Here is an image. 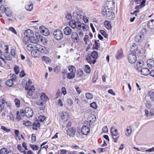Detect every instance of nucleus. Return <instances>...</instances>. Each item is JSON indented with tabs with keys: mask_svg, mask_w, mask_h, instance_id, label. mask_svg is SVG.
<instances>
[{
	"mask_svg": "<svg viewBox=\"0 0 154 154\" xmlns=\"http://www.w3.org/2000/svg\"><path fill=\"white\" fill-rule=\"evenodd\" d=\"M41 48L37 51L32 50L31 54L32 57H39L42 56L43 54H45L46 53V48L42 46V47Z\"/></svg>",
	"mask_w": 154,
	"mask_h": 154,
	"instance_id": "1",
	"label": "nucleus"
},
{
	"mask_svg": "<svg viewBox=\"0 0 154 154\" xmlns=\"http://www.w3.org/2000/svg\"><path fill=\"white\" fill-rule=\"evenodd\" d=\"M68 69L70 72L67 74V78L69 79L74 78L75 77V73L76 72L75 67L73 66H69L68 67Z\"/></svg>",
	"mask_w": 154,
	"mask_h": 154,
	"instance_id": "2",
	"label": "nucleus"
},
{
	"mask_svg": "<svg viewBox=\"0 0 154 154\" xmlns=\"http://www.w3.org/2000/svg\"><path fill=\"white\" fill-rule=\"evenodd\" d=\"M25 89L28 91L27 97L29 98H32V96L34 93L35 90V87L34 85H32L30 86L27 84L26 86Z\"/></svg>",
	"mask_w": 154,
	"mask_h": 154,
	"instance_id": "3",
	"label": "nucleus"
},
{
	"mask_svg": "<svg viewBox=\"0 0 154 154\" xmlns=\"http://www.w3.org/2000/svg\"><path fill=\"white\" fill-rule=\"evenodd\" d=\"M10 75V79L5 82L6 85L9 87H11L13 85L14 82L17 79L16 75L14 74H11Z\"/></svg>",
	"mask_w": 154,
	"mask_h": 154,
	"instance_id": "4",
	"label": "nucleus"
},
{
	"mask_svg": "<svg viewBox=\"0 0 154 154\" xmlns=\"http://www.w3.org/2000/svg\"><path fill=\"white\" fill-rule=\"evenodd\" d=\"M111 134L115 142H116L119 137V135L118 136L117 130L114 127H112L111 129Z\"/></svg>",
	"mask_w": 154,
	"mask_h": 154,
	"instance_id": "5",
	"label": "nucleus"
},
{
	"mask_svg": "<svg viewBox=\"0 0 154 154\" xmlns=\"http://www.w3.org/2000/svg\"><path fill=\"white\" fill-rule=\"evenodd\" d=\"M81 24V22L79 20L76 22L74 20L70 21L69 23V25L72 28L74 29L77 28H80V25Z\"/></svg>",
	"mask_w": 154,
	"mask_h": 154,
	"instance_id": "6",
	"label": "nucleus"
},
{
	"mask_svg": "<svg viewBox=\"0 0 154 154\" xmlns=\"http://www.w3.org/2000/svg\"><path fill=\"white\" fill-rule=\"evenodd\" d=\"M106 4L108 10H113L115 8V3L113 0H107Z\"/></svg>",
	"mask_w": 154,
	"mask_h": 154,
	"instance_id": "7",
	"label": "nucleus"
},
{
	"mask_svg": "<svg viewBox=\"0 0 154 154\" xmlns=\"http://www.w3.org/2000/svg\"><path fill=\"white\" fill-rule=\"evenodd\" d=\"M10 106V103L5 101L4 99H0V113L5 108L8 107Z\"/></svg>",
	"mask_w": 154,
	"mask_h": 154,
	"instance_id": "8",
	"label": "nucleus"
},
{
	"mask_svg": "<svg viewBox=\"0 0 154 154\" xmlns=\"http://www.w3.org/2000/svg\"><path fill=\"white\" fill-rule=\"evenodd\" d=\"M54 35L56 39L60 40L63 38V35L62 32L60 30L57 29L54 31Z\"/></svg>",
	"mask_w": 154,
	"mask_h": 154,
	"instance_id": "9",
	"label": "nucleus"
},
{
	"mask_svg": "<svg viewBox=\"0 0 154 154\" xmlns=\"http://www.w3.org/2000/svg\"><path fill=\"white\" fill-rule=\"evenodd\" d=\"M24 111V115L28 118L31 117L33 115V112L31 108L29 107L25 108Z\"/></svg>",
	"mask_w": 154,
	"mask_h": 154,
	"instance_id": "10",
	"label": "nucleus"
},
{
	"mask_svg": "<svg viewBox=\"0 0 154 154\" xmlns=\"http://www.w3.org/2000/svg\"><path fill=\"white\" fill-rule=\"evenodd\" d=\"M128 59L130 63H134L137 60V57L135 54L133 53L129 54L128 56Z\"/></svg>",
	"mask_w": 154,
	"mask_h": 154,
	"instance_id": "11",
	"label": "nucleus"
},
{
	"mask_svg": "<svg viewBox=\"0 0 154 154\" xmlns=\"http://www.w3.org/2000/svg\"><path fill=\"white\" fill-rule=\"evenodd\" d=\"M144 38V34L142 31L138 34L135 36V39L136 42H140L143 40Z\"/></svg>",
	"mask_w": 154,
	"mask_h": 154,
	"instance_id": "12",
	"label": "nucleus"
},
{
	"mask_svg": "<svg viewBox=\"0 0 154 154\" xmlns=\"http://www.w3.org/2000/svg\"><path fill=\"white\" fill-rule=\"evenodd\" d=\"M24 116V111L23 109L20 110V111H17V112L16 119L20 121L22 119V117Z\"/></svg>",
	"mask_w": 154,
	"mask_h": 154,
	"instance_id": "13",
	"label": "nucleus"
},
{
	"mask_svg": "<svg viewBox=\"0 0 154 154\" xmlns=\"http://www.w3.org/2000/svg\"><path fill=\"white\" fill-rule=\"evenodd\" d=\"M5 52L4 54V56L6 60H10L12 59V57L8 54V48L7 45H5Z\"/></svg>",
	"mask_w": 154,
	"mask_h": 154,
	"instance_id": "14",
	"label": "nucleus"
},
{
	"mask_svg": "<svg viewBox=\"0 0 154 154\" xmlns=\"http://www.w3.org/2000/svg\"><path fill=\"white\" fill-rule=\"evenodd\" d=\"M71 37L72 40L75 42H77L79 39L78 34L75 32L72 33Z\"/></svg>",
	"mask_w": 154,
	"mask_h": 154,
	"instance_id": "15",
	"label": "nucleus"
},
{
	"mask_svg": "<svg viewBox=\"0 0 154 154\" xmlns=\"http://www.w3.org/2000/svg\"><path fill=\"white\" fill-rule=\"evenodd\" d=\"M25 8L27 11H31L33 8L32 2L30 1L27 2L25 6Z\"/></svg>",
	"mask_w": 154,
	"mask_h": 154,
	"instance_id": "16",
	"label": "nucleus"
},
{
	"mask_svg": "<svg viewBox=\"0 0 154 154\" xmlns=\"http://www.w3.org/2000/svg\"><path fill=\"white\" fill-rule=\"evenodd\" d=\"M90 128L86 125L83 126L81 129V132L83 134L87 135L89 132Z\"/></svg>",
	"mask_w": 154,
	"mask_h": 154,
	"instance_id": "17",
	"label": "nucleus"
},
{
	"mask_svg": "<svg viewBox=\"0 0 154 154\" xmlns=\"http://www.w3.org/2000/svg\"><path fill=\"white\" fill-rule=\"evenodd\" d=\"M95 120L96 118L94 116H91L88 118V121H85V124H86L87 125L90 126V124L94 122L95 121Z\"/></svg>",
	"mask_w": 154,
	"mask_h": 154,
	"instance_id": "18",
	"label": "nucleus"
},
{
	"mask_svg": "<svg viewBox=\"0 0 154 154\" xmlns=\"http://www.w3.org/2000/svg\"><path fill=\"white\" fill-rule=\"evenodd\" d=\"M64 34L66 35H70L72 33V29L69 26L64 28L63 30Z\"/></svg>",
	"mask_w": 154,
	"mask_h": 154,
	"instance_id": "19",
	"label": "nucleus"
},
{
	"mask_svg": "<svg viewBox=\"0 0 154 154\" xmlns=\"http://www.w3.org/2000/svg\"><path fill=\"white\" fill-rule=\"evenodd\" d=\"M69 113L68 112H63L61 115V118L64 121L66 122L68 120Z\"/></svg>",
	"mask_w": 154,
	"mask_h": 154,
	"instance_id": "20",
	"label": "nucleus"
},
{
	"mask_svg": "<svg viewBox=\"0 0 154 154\" xmlns=\"http://www.w3.org/2000/svg\"><path fill=\"white\" fill-rule=\"evenodd\" d=\"M144 64V62L142 60H140L137 63L135 68L137 70H139L143 67Z\"/></svg>",
	"mask_w": 154,
	"mask_h": 154,
	"instance_id": "21",
	"label": "nucleus"
},
{
	"mask_svg": "<svg viewBox=\"0 0 154 154\" xmlns=\"http://www.w3.org/2000/svg\"><path fill=\"white\" fill-rule=\"evenodd\" d=\"M75 130L73 128H71L67 129V134L70 137H72L75 133Z\"/></svg>",
	"mask_w": 154,
	"mask_h": 154,
	"instance_id": "22",
	"label": "nucleus"
},
{
	"mask_svg": "<svg viewBox=\"0 0 154 154\" xmlns=\"http://www.w3.org/2000/svg\"><path fill=\"white\" fill-rule=\"evenodd\" d=\"M115 16V14L113 12L110 11V10L108 11L106 15L107 18L109 20H112L114 18Z\"/></svg>",
	"mask_w": 154,
	"mask_h": 154,
	"instance_id": "23",
	"label": "nucleus"
},
{
	"mask_svg": "<svg viewBox=\"0 0 154 154\" xmlns=\"http://www.w3.org/2000/svg\"><path fill=\"white\" fill-rule=\"evenodd\" d=\"M141 74L144 75H147L149 73V70L146 68H143L141 69L140 70Z\"/></svg>",
	"mask_w": 154,
	"mask_h": 154,
	"instance_id": "24",
	"label": "nucleus"
},
{
	"mask_svg": "<svg viewBox=\"0 0 154 154\" xmlns=\"http://www.w3.org/2000/svg\"><path fill=\"white\" fill-rule=\"evenodd\" d=\"M39 30L40 32L42 33L44 35H46L48 33L47 32H48V29H47L45 27L43 26H41L40 27Z\"/></svg>",
	"mask_w": 154,
	"mask_h": 154,
	"instance_id": "25",
	"label": "nucleus"
},
{
	"mask_svg": "<svg viewBox=\"0 0 154 154\" xmlns=\"http://www.w3.org/2000/svg\"><path fill=\"white\" fill-rule=\"evenodd\" d=\"M124 55L122 50L120 49L119 50L117 53L116 58L117 59H120L123 57Z\"/></svg>",
	"mask_w": 154,
	"mask_h": 154,
	"instance_id": "26",
	"label": "nucleus"
},
{
	"mask_svg": "<svg viewBox=\"0 0 154 154\" xmlns=\"http://www.w3.org/2000/svg\"><path fill=\"white\" fill-rule=\"evenodd\" d=\"M24 35L25 36H27L28 37L30 38L33 35V34L31 30L29 29L26 30L25 32Z\"/></svg>",
	"mask_w": 154,
	"mask_h": 154,
	"instance_id": "27",
	"label": "nucleus"
},
{
	"mask_svg": "<svg viewBox=\"0 0 154 154\" xmlns=\"http://www.w3.org/2000/svg\"><path fill=\"white\" fill-rule=\"evenodd\" d=\"M145 116L147 117L152 116L154 114V112L152 110H151L149 111L147 110H145Z\"/></svg>",
	"mask_w": 154,
	"mask_h": 154,
	"instance_id": "28",
	"label": "nucleus"
},
{
	"mask_svg": "<svg viewBox=\"0 0 154 154\" xmlns=\"http://www.w3.org/2000/svg\"><path fill=\"white\" fill-rule=\"evenodd\" d=\"M29 38L30 44L31 43L36 44L37 43L38 41V40L37 38L36 37H33L32 36L30 37Z\"/></svg>",
	"mask_w": 154,
	"mask_h": 154,
	"instance_id": "29",
	"label": "nucleus"
},
{
	"mask_svg": "<svg viewBox=\"0 0 154 154\" xmlns=\"http://www.w3.org/2000/svg\"><path fill=\"white\" fill-rule=\"evenodd\" d=\"M147 64L148 67H153L154 66V61L151 59L147 61Z\"/></svg>",
	"mask_w": 154,
	"mask_h": 154,
	"instance_id": "30",
	"label": "nucleus"
},
{
	"mask_svg": "<svg viewBox=\"0 0 154 154\" xmlns=\"http://www.w3.org/2000/svg\"><path fill=\"white\" fill-rule=\"evenodd\" d=\"M29 40V38L27 36L24 37L23 39V43L26 45L30 44Z\"/></svg>",
	"mask_w": 154,
	"mask_h": 154,
	"instance_id": "31",
	"label": "nucleus"
},
{
	"mask_svg": "<svg viewBox=\"0 0 154 154\" xmlns=\"http://www.w3.org/2000/svg\"><path fill=\"white\" fill-rule=\"evenodd\" d=\"M104 24L105 27L108 29H109L111 28V25L110 22L109 21H105L104 22Z\"/></svg>",
	"mask_w": 154,
	"mask_h": 154,
	"instance_id": "32",
	"label": "nucleus"
},
{
	"mask_svg": "<svg viewBox=\"0 0 154 154\" xmlns=\"http://www.w3.org/2000/svg\"><path fill=\"white\" fill-rule=\"evenodd\" d=\"M92 58L91 56L88 57L86 58V60L90 63H92L93 64H94L96 62V60L95 59H93L92 60Z\"/></svg>",
	"mask_w": 154,
	"mask_h": 154,
	"instance_id": "33",
	"label": "nucleus"
},
{
	"mask_svg": "<svg viewBox=\"0 0 154 154\" xmlns=\"http://www.w3.org/2000/svg\"><path fill=\"white\" fill-rule=\"evenodd\" d=\"M154 20H152L148 23V26L149 28L151 29H154Z\"/></svg>",
	"mask_w": 154,
	"mask_h": 154,
	"instance_id": "34",
	"label": "nucleus"
},
{
	"mask_svg": "<svg viewBox=\"0 0 154 154\" xmlns=\"http://www.w3.org/2000/svg\"><path fill=\"white\" fill-rule=\"evenodd\" d=\"M41 99L43 101H46L48 100V98L44 93H42L40 94Z\"/></svg>",
	"mask_w": 154,
	"mask_h": 154,
	"instance_id": "35",
	"label": "nucleus"
},
{
	"mask_svg": "<svg viewBox=\"0 0 154 154\" xmlns=\"http://www.w3.org/2000/svg\"><path fill=\"white\" fill-rule=\"evenodd\" d=\"M132 132V128L131 126L127 127L126 128V132L125 135L127 136H129L131 134Z\"/></svg>",
	"mask_w": 154,
	"mask_h": 154,
	"instance_id": "36",
	"label": "nucleus"
},
{
	"mask_svg": "<svg viewBox=\"0 0 154 154\" xmlns=\"http://www.w3.org/2000/svg\"><path fill=\"white\" fill-rule=\"evenodd\" d=\"M73 101L71 98L67 99L66 101V103L67 105L70 106L73 104Z\"/></svg>",
	"mask_w": 154,
	"mask_h": 154,
	"instance_id": "37",
	"label": "nucleus"
},
{
	"mask_svg": "<svg viewBox=\"0 0 154 154\" xmlns=\"http://www.w3.org/2000/svg\"><path fill=\"white\" fill-rule=\"evenodd\" d=\"M91 56L93 59L95 60L97 58L98 53L96 51H93L91 53Z\"/></svg>",
	"mask_w": 154,
	"mask_h": 154,
	"instance_id": "38",
	"label": "nucleus"
},
{
	"mask_svg": "<svg viewBox=\"0 0 154 154\" xmlns=\"http://www.w3.org/2000/svg\"><path fill=\"white\" fill-rule=\"evenodd\" d=\"M82 28V25H80V28H77L76 29H77V32L79 34V35L80 36H82L83 35V32L81 29Z\"/></svg>",
	"mask_w": 154,
	"mask_h": 154,
	"instance_id": "39",
	"label": "nucleus"
},
{
	"mask_svg": "<svg viewBox=\"0 0 154 154\" xmlns=\"http://www.w3.org/2000/svg\"><path fill=\"white\" fill-rule=\"evenodd\" d=\"M84 70L87 73H89L91 72V68L88 65H86L85 66Z\"/></svg>",
	"mask_w": 154,
	"mask_h": 154,
	"instance_id": "40",
	"label": "nucleus"
},
{
	"mask_svg": "<svg viewBox=\"0 0 154 154\" xmlns=\"http://www.w3.org/2000/svg\"><path fill=\"white\" fill-rule=\"evenodd\" d=\"M73 16L74 17H76V19L78 20L79 19H81L82 17V15L80 14L77 12H74L73 13Z\"/></svg>",
	"mask_w": 154,
	"mask_h": 154,
	"instance_id": "41",
	"label": "nucleus"
},
{
	"mask_svg": "<svg viewBox=\"0 0 154 154\" xmlns=\"http://www.w3.org/2000/svg\"><path fill=\"white\" fill-rule=\"evenodd\" d=\"M89 36L87 35H85V37L83 38V40L85 42V44L87 45H89L90 42L88 39Z\"/></svg>",
	"mask_w": 154,
	"mask_h": 154,
	"instance_id": "42",
	"label": "nucleus"
},
{
	"mask_svg": "<svg viewBox=\"0 0 154 154\" xmlns=\"http://www.w3.org/2000/svg\"><path fill=\"white\" fill-rule=\"evenodd\" d=\"M82 27L84 31H86L89 29V27L86 24L83 23Z\"/></svg>",
	"mask_w": 154,
	"mask_h": 154,
	"instance_id": "43",
	"label": "nucleus"
},
{
	"mask_svg": "<svg viewBox=\"0 0 154 154\" xmlns=\"http://www.w3.org/2000/svg\"><path fill=\"white\" fill-rule=\"evenodd\" d=\"M42 60L46 62L49 63L51 61V59L48 57L46 56L43 57H42Z\"/></svg>",
	"mask_w": 154,
	"mask_h": 154,
	"instance_id": "44",
	"label": "nucleus"
},
{
	"mask_svg": "<svg viewBox=\"0 0 154 154\" xmlns=\"http://www.w3.org/2000/svg\"><path fill=\"white\" fill-rule=\"evenodd\" d=\"M34 48L32 50L35 51H37L39 50V49L42 47V45L39 44H36L35 45H34Z\"/></svg>",
	"mask_w": 154,
	"mask_h": 154,
	"instance_id": "45",
	"label": "nucleus"
},
{
	"mask_svg": "<svg viewBox=\"0 0 154 154\" xmlns=\"http://www.w3.org/2000/svg\"><path fill=\"white\" fill-rule=\"evenodd\" d=\"M86 97L88 99L91 100L93 98V95L91 93H87L85 94Z\"/></svg>",
	"mask_w": 154,
	"mask_h": 154,
	"instance_id": "46",
	"label": "nucleus"
},
{
	"mask_svg": "<svg viewBox=\"0 0 154 154\" xmlns=\"http://www.w3.org/2000/svg\"><path fill=\"white\" fill-rule=\"evenodd\" d=\"M34 48V46H32L31 44H27L26 47V49L29 51L32 50Z\"/></svg>",
	"mask_w": 154,
	"mask_h": 154,
	"instance_id": "47",
	"label": "nucleus"
},
{
	"mask_svg": "<svg viewBox=\"0 0 154 154\" xmlns=\"http://www.w3.org/2000/svg\"><path fill=\"white\" fill-rule=\"evenodd\" d=\"M14 69L15 71V73L18 74L20 71V68L19 67L17 66V65H15L14 67Z\"/></svg>",
	"mask_w": 154,
	"mask_h": 154,
	"instance_id": "48",
	"label": "nucleus"
},
{
	"mask_svg": "<svg viewBox=\"0 0 154 154\" xmlns=\"http://www.w3.org/2000/svg\"><path fill=\"white\" fill-rule=\"evenodd\" d=\"M54 71L56 73H57L59 72L61 69L60 66H58L55 67L54 69Z\"/></svg>",
	"mask_w": 154,
	"mask_h": 154,
	"instance_id": "49",
	"label": "nucleus"
},
{
	"mask_svg": "<svg viewBox=\"0 0 154 154\" xmlns=\"http://www.w3.org/2000/svg\"><path fill=\"white\" fill-rule=\"evenodd\" d=\"M17 149L21 152H24V154H26V152L23 149L21 145L20 144H19L18 145Z\"/></svg>",
	"mask_w": 154,
	"mask_h": 154,
	"instance_id": "50",
	"label": "nucleus"
},
{
	"mask_svg": "<svg viewBox=\"0 0 154 154\" xmlns=\"http://www.w3.org/2000/svg\"><path fill=\"white\" fill-rule=\"evenodd\" d=\"M90 107L94 109H96L97 107V105L96 102H93L90 104Z\"/></svg>",
	"mask_w": 154,
	"mask_h": 154,
	"instance_id": "51",
	"label": "nucleus"
},
{
	"mask_svg": "<svg viewBox=\"0 0 154 154\" xmlns=\"http://www.w3.org/2000/svg\"><path fill=\"white\" fill-rule=\"evenodd\" d=\"M100 33L106 38L107 37L108 35L106 32L103 30H100Z\"/></svg>",
	"mask_w": 154,
	"mask_h": 154,
	"instance_id": "52",
	"label": "nucleus"
},
{
	"mask_svg": "<svg viewBox=\"0 0 154 154\" xmlns=\"http://www.w3.org/2000/svg\"><path fill=\"white\" fill-rule=\"evenodd\" d=\"M30 146L32 148V149L33 150H38V147L37 145H34L30 144Z\"/></svg>",
	"mask_w": 154,
	"mask_h": 154,
	"instance_id": "53",
	"label": "nucleus"
},
{
	"mask_svg": "<svg viewBox=\"0 0 154 154\" xmlns=\"http://www.w3.org/2000/svg\"><path fill=\"white\" fill-rule=\"evenodd\" d=\"M102 13L103 15H106L107 13V10L105 7H103L102 9Z\"/></svg>",
	"mask_w": 154,
	"mask_h": 154,
	"instance_id": "54",
	"label": "nucleus"
},
{
	"mask_svg": "<svg viewBox=\"0 0 154 154\" xmlns=\"http://www.w3.org/2000/svg\"><path fill=\"white\" fill-rule=\"evenodd\" d=\"M83 74V71L81 69H79L78 70L77 76L78 77H80L82 76Z\"/></svg>",
	"mask_w": 154,
	"mask_h": 154,
	"instance_id": "55",
	"label": "nucleus"
},
{
	"mask_svg": "<svg viewBox=\"0 0 154 154\" xmlns=\"http://www.w3.org/2000/svg\"><path fill=\"white\" fill-rule=\"evenodd\" d=\"M45 118L44 116L40 115L38 117V121L41 122H43L45 120Z\"/></svg>",
	"mask_w": 154,
	"mask_h": 154,
	"instance_id": "56",
	"label": "nucleus"
},
{
	"mask_svg": "<svg viewBox=\"0 0 154 154\" xmlns=\"http://www.w3.org/2000/svg\"><path fill=\"white\" fill-rule=\"evenodd\" d=\"M150 99L152 101H154V92H152L150 94Z\"/></svg>",
	"mask_w": 154,
	"mask_h": 154,
	"instance_id": "57",
	"label": "nucleus"
},
{
	"mask_svg": "<svg viewBox=\"0 0 154 154\" xmlns=\"http://www.w3.org/2000/svg\"><path fill=\"white\" fill-rule=\"evenodd\" d=\"M7 151V149L5 148H3L0 150V154H6Z\"/></svg>",
	"mask_w": 154,
	"mask_h": 154,
	"instance_id": "58",
	"label": "nucleus"
},
{
	"mask_svg": "<svg viewBox=\"0 0 154 154\" xmlns=\"http://www.w3.org/2000/svg\"><path fill=\"white\" fill-rule=\"evenodd\" d=\"M15 104L17 107H19L20 106V103L19 100L17 99H15Z\"/></svg>",
	"mask_w": 154,
	"mask_h": 154,
	"instance_id": "59",
	"label": "nucleus"
},
{
	"mask_svg": "<svg viewBox=\"0 0 154 154\" xmlns=\"http://www.w3.org/2000/svg\"><path fill=\"white\" fill-rule=\"evenodd\" d=\"M23 124L26 126H31L32 124L30 121H27L24 122Z\"/></svg>",
	"mask_w": 154,
	"mask_h": 154,
	"instance_id": "60",
	"label": "nucleus"
},
{
	"mask_svg": "<svg viewBox=\"0 0 154 154\" xmlns=\"http://www.w3.org/2000/svg\"><path fill=\"white\" fill-rule=\"evenodd\" d=\"M106 148H98L97 151L99 153H101L102 152H103L106 151Z\"/></svg>",
	"mask_w": 154,
	"mask_h": 154,
	"instance_id": "61",
	"label": "nucleus"
},
{
	"mask_svg": "<svg viewBox=\"0 0 154 154\" xmlns=\"http://www.w3.org/2000/svg\"><path fill=\"white\" fill-rule=\"evenodd\" d=\"M14 133L16 137H17L19 138V140H20V138L19 136V131L18 130L16 129L14 131Z\"/></svg>",
	"mask_w": 154,
	"mask_h": 154,
	"instance_id": "62",
	"label": "nucleus"
},
{
	"mask_svg": "<svg viewBox=\"0 0 154 154\" xmlns=\"http://www.w3.org/2000/svg\"><path fill=\"white\" fill-rule=\"evenodd\" d=\"M10 31H11L13 32L15 34H17V32L16 31V30L13 27H11L9 28L8 29Z\"/></svg>",
	"mask_w": 154,
	"mask_h": 154,
	"instance_id": "63",
	"label": "nucleus"
},
{
	"mask_svg": "<svg viewBox=\"0 0 154 154\" xmlns=\"http://www.w3.org/2000/svg\"><path fill=\"white\" fill-rule=\"evenodd\" d=\"M5 12L6 15L9 17H10L11 16V13L8 11H7L6 10H5L3 11V13Z\"/></svg>",
	"mask_w": 154,
	"mask_h": 154,
	"instance_id": "64",
	"label": "nucleus"
}]
</instances>
